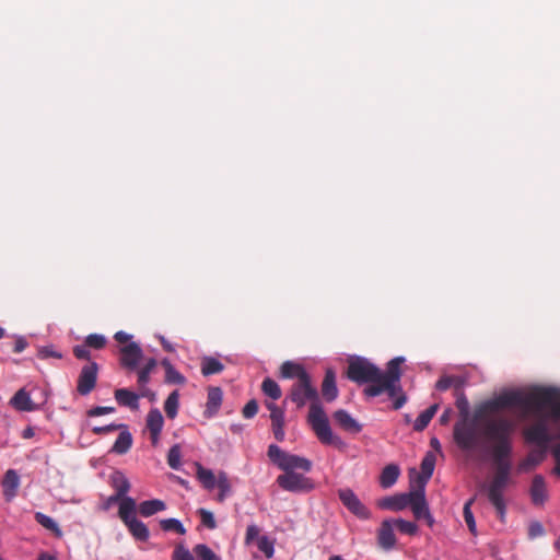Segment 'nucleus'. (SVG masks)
<instances>
[{
	"instance_id": "obj_1",
	"label": "nucleus",
	"mask_w": 560,
	"mask_h": 560,
	"mask_svg": "<svg viewBox=\"0 0 560 560\" xmlns=\"http://www.w3.org/2000/svg\"><path fill=\"white\" fill-rule=\"evenodd\" d=\"M513 432L514 423L503 417L488 419L483 423V434L493 443L491 458L495 469L491 481L488 485L482 483L480 488L487 492L489 502L501 520L504 518L506 510L504 490L511 481Z\"/></svg>"
},
{
	"instance_id": "obj_2",
	"label": "nucleus",
	"mask_w": 560,
	"mask_h": 560,
	"mask_svg": "<svg viewBox=\"0 0 560 560\" xmlns=\"http://www.w3.org/2000/svg\"><path fill=\"white\" fill-rule=\"evenodd\" d=\"M510 407H520L524 415L539 417L546 408H550L551 417L560 419V390L553 387H535L528 393L505 392L485 401L479 408V413H493Z\"/></svg>"
},
{
	"instance_id": "obj_3",
	"label": "nucleus",
	"mask_w": 560,
	"mask_h": 560,
	"mask_svg": "<svg viewBox=\"0 0 560 560\" xmlns=\"http://www.w3.org/2000/svg\"><path fill=\"white\" fill-rule=\"evenodd\" d=\"M510 407H520L524 415L539 417L546 408H550L551 417L560 419V390L553 387H535L528 393L505 392L485 401L479 408V413H493Z\"/></svg>"
},
{
	"instance_id": "obj_4",
	"label": "nucleus",
	"mask_w": 560,
	"mask_h": 560,
	"mask_svg": "<svg viewBox=\"0 0 560 560\" xmlns=\"http://www.w3.org/2000/svg\"><path fill=\"white\" fill-rule=\"evenodd\" d=\"M510 407H520L524 415L539 417L546 408H550L551 417L560 419V390L553 387H535L528 393L505 392L485 401L479 408V413H493Z\"/></svg>"
},
{
	"instance_id": "obj_5",
	"label": "nucleus",
	"mask_w": 560,
	"mask_h": 560,
	"mask_svg": "<svg viewBox=\"0 0 560 560\" xmlns=\"http://www.w3.org/2000/svg\"><path fill=\"white\" fill-rule=\"evenodd\" d=\"M287 399L294 402L298 408H303L306 402H310L307 421L317 439L323 444L332 445L338 450L346 447L343 440L334 434L329 425V420L320 405L317 388L313 385L311 376L296 381L291 386Z\"/></svg>"
},
{
	"instance_id": "obj_6",
	"label": "nucleus",
	"mask_w": 560,
	"mask_h": 560,
	"mask_svg": "<svg viewBox=\"0 0 560 560\" xmlns=\"http://www.w3.org/2000/svg\"><path fill=\"white\" fill-rule=\"evenodd\" d=\"M404 358L397 357L387 363L385 372L381 370L380 384L369 385L363 389L366 397H376L383 393H387L389 397H395L397 393L401 392L400 386V364Z\"/></svg>"
},
{
	"instance_id": "obj_7",
	"label": "nucleus",
	"mask_w": 560,
	"mask_h": 560,
	"mask_svg": "<svg viewBox=\"0 0 560 560\" xmlns=\"http://www.w3.org/2000/svg\"><path fill=\"white\" fill-rule=\"evenodd\" d=\"M346 376L357 384H380L381 369L363 357L348 360Z\"/></svg>"
},
{
	"instance_id": "obj_8",
	"label": "nucleus",
	"mask_w": 560,
	"mask_h": 560,
	"mask_svg": "<svg viewBox=\"0 0 560 560\" xmlns=\"http://www.w3.org/2000/svg\"><path fill=\"white\" fill-rule=\"evenodd\" d=\"M268 457L284 472H295V470L308 472L313 466L310 459L287 453L276 444L269 445Z\"/></svg>"
},
{
	"instance_id": "obj_9",
	"label": "nucleus",
	"mask_w": 560,
	"mask_h": 560,
	"mask_svg": "<svg viewBox=\"0 0 560 560\" xmlns=\"http://www.w3.org/2000/svg\"><path fill=\"white\" fill-rule=\"evenodd\" d=\"M453 436L462 451H472L478 444L476 428L468 419H462L454 424Z\"/></svg>"
},
{
	"instance_id": "obj_10",
	"label": "nucleus",
	"mask_w": 560,
	"mask_h": 560,
	"mask_svg": "<svg viewBox=\"0 0 560 560\" xmlns=\"http://www.w3.org/2000/svg\"><path fill=\"white\" fill-rule=\"evenodd\" d=\"M276 481L281 489L290 492H310L314 489L313 480L298 472H284Z\"/></svg>"
},
{
	"instance_id": "obj_11",
	"label": "nucleus",
	"mask_w": 560,
	"mask_h": 560,
	"mask_svg": "<svg viewBox=\"0 0 560 560\" xmlns=\"http://www.w3.org/2000/svg\"><path fill=\"white\" fill-rule=\"evenodd\" d=\"M97 375L98 364L96 362H90L82 366L77 381V392L79 395L86 396L95 388Z\"/></svg>"
},
{
	"instance_id": "obj_12",
	"label": "nucleus",
	"mask_w": 560,
	"mask_h": 560,
	"mask_svg": "<svg viewBox=\"0 0 560 560\" xmlns=\"http://www.w3.org/2000/svg\"><path fill=\"white\" fill-rule=\"evenodd\" d=\"M338 497L342 504L357 517L361 520L370 518V510L360 501L358 495L351 489H340L338 491Z\"/></svg>"
},
{
	"instance_id": "obj_13",
	"label": "nucleus",
	"mask_w": 560,
	"mask_h": 560,
	"mask_svg": "<svg viewBox=\"0 0 560 560\" xmlns=\"http://www.w3.org/2000/svg\"><path fill=\"white\" fill-rule=\"evenodd\" d=\"M143 358V351L137 342H129L120 348V365L135 371Z\"/></svg>"
},
{
	"instance_id": "obj_14",
	"label": "nucleus",
	"mask_w": 560,
	"mask_h": 560,
	"mask_svg": "<svg viewBox=\"0 0 560 560\" xmlns=\"http://www.w3.org/2000/svg\"><path fill=\"white\" fill-rule=\"evenodd\" d=\"M266 408L270 411L271 430L278 442L284 440V410L275 402L266 401Z\"/></svg>"
},
{
	"instance_id": "obj_15",
	"label": "nucleus",
	"mask_w": 560,
	"mask_h": 560,
	"mask_svg": "<svg viewBox=\"0 0 560 560\" xmlns=\"http://www.w3.org/2000/svg\"><path fill=\"white\" fill-rule=\"evenodd\" d=\"M409 506L417 520H421L424 516H429V508L425 500L424 488L417 487L412 490V497L410 499Z\"/></svg>"
},
{
	"instance_id": "obj_16",
	"label": "nucleus",
	"mask_w": 560,
	"mask_h": 560,
	"mask_svg": "<svg viewBox=\"0 0 560 560\" xmlns=\"http://www.w3.org/2000/svg\"><path fill=\"white\" fill-rule=\"evenodd\" d=\"M530 499L534 505L541 506L548 500V492L545 478L541 475H535L530 489H529Z\"/></svg>"
},
{
	"instance_id": "obj_17",
	"label": "nucleus",
	"mask_w": 560,
	"mask_h": 560,
	"mask_svg": "<svg viewBox=\"0 0 560 560\" xmlns=\"http://www.w3.org/2000/svg\"><path fill=\"white\" fill-rule=\"evenodd\" d=\"M411 497L412 490L408 493H398L386 497L378 502V506L390 511H402L409 506Z\"/></svg>"
},
{
	"instance_id": "obj_18",
	"label": "nucleus",
	"mask_w": 560,
	"mask_h": 560,
	"mask_svg": "<svg viewBox=\"0 0 560 560\" xmlns=\"http://www.w3.org/2000/svg\"><path fill=\"white\" fill-rule=\"evenodd\" d=\"M332 418L343 431L353 434L360 433L362 431V425L354 418H352L348 411L343 409L336 410L332 415Z\"/></svg>"
},
{
	"instance_id": "obj_19",
	"label": "nucleus",
	"mask_w": 560,
	"mask_h": 560,
	"mask_svg": "<svg viewBox=\"0 0 560 560\" xmlns=\"http://www.w3.org/2000/svg\"><path fill=\"white\" fill-rule=\"evenodd\" d=\"M524 434L528 442L539 445H546L549 441L548 429L542 420L527 428Z\"/></svg>"
},
{
	"instance_id": "obj_20",
	"label": "nucleus",
	"mask_w": 560,
	"mask_h": 560,
	"mask_svg": "<svg viewBox=\"0 0 560 560\" xmlns=\"http://www.w3.org/2000/svg\"><path fill=\"white\" fill-rule=\"evenodd\" d=\"M377 540L378 545L385 550L394 548V546L396 545V537L394 534L392 521L385 520L382 522L381 527L378 529Z\"/></svg>"
},
{
	"instance_id": "obj_21",
	"label": "nucleus",
	"mask_w": 560,
	"mask_h": 560,
	"mask_svg": "<svg viewBox=\"0 0 560 560\" xmlns=\"http://www.w3.org/2000/svg\"><path fill=\"white\" fill-rule=\"evenodd\" d=\"M338 393L335 371L327 369L322 383V395L326 401L330 402L338 397Z\"/></svg>"
},
{
	"instance_id": "obj_22",
	"label": "nucleus",
	"mask_w": 560,
	"mask_h": 560,
	"mask_svg": "<svg viewBox=\"0 0 560 560\" xmlns=\"http://www.w3.org/2000/svg\"><path fill=\"white\" fill-rule=\"evenodd\" d=\"M435 455L432 452H428L421 462V474L417 477V487L424 488L427 482L433 475L435 466Z\"/></svg>"
},
{
	"instance_id": "obj_23",
	"label": "nucleus",
	"mask_w": 560,
	"mask_h": 560,
	"mask_svg": "<svg viewBox=\"0 0 560 560\" xmlns=\"http://www.w3.org/2000/svg\"><path fill=\"white\" fill-rule=\"evenodd\" d=\"M20 477L14 469H9L2 480L3 495L7 500H12L18 492Z\"/></svg>"
},
{
	"instance_id": "obj_24",
	"label": "nucleus",
	"mask_w": 560,
	"mask_h": 560,
	"mask_svg": "<svg viewBox=\"0 0 560 560\" xmlns=\"http://www.w3.org/2000/svg\"><path fill=\"white\" fill-rule=\"evenodd\" d=\"M280 376L282 378H298V381H302L303 377H308L310 374L305 371L303 365L292 361H285L280 366Z\"/></svg>"
},
{
	"instance_id": "obj_25",
	"label": "nucleus",
	"mask_w": 560,
	"mask_h": 560,
	"mask_svg": "<svg viewBox=\"0 0 560 560\" xmlns=\"http://www.w3.org/2000/svg\"><path fill=\"white\" fill-rule=\"evenodd\" d=\"M10 404L20 411H33L37 409V406L32 401L30 394L24 388L19 389L14 394Z\"/></svg>"
},
{
	"instance_id": "obj_26",
	"label": "nucleus",
	"mask_w": 560,
	"mask_h": 560,
	"mask_svg": "<svg viewBox=\"0 0 560 560\" xmlns=\"http://www.w3.org/2000/svg\"><path fill=\"white\" fill-rule=\"evenodd\" d=\"M116 401L124 407H128L132 410H137L139 408V397L138 395L130 389L127 388H118L114 393Z\"/></svg>"
},
{
	"instance_id": "obj_27",
	"label": "nucleus",
	"mask_w": 560,
	"mask_h": 560,
	"mask_svg": "<svg viewBox=\"0 0 560 560\" xmlns=\"http://www.w3.org/2000/svg\"><path fill=\"white\" fill-rule=\"evenodd\" d=\"M400 469L395 464L385 466L380 476V483L384 489L394 486L399 477Z\"/></svg>"
},
{
	"instance_id": "obj_28",
	"label": "nucleus",
	"mask_w": 560,
	"mask_h": 560,
	"mask_svg": "<svg viewBox=\"0 0 560 560\" xmlns=\"http://www.w3.org/2000/svg\"><path fill=\"white\" fill-rule=\"evenodd\" d=\"M165 509H166L165 502L160 499H152V500L143 501L138 506L139 513L143 517H150L158 512L164 511Z\"/></svg>"
},
{
	"instance_id": "obj_29",
	"label": "nucleus",
	"mask_w": 560,
	"mask_h": 560,
	"mask_svg": "<svg viewBox=\"0 0 560 560\" xmlns=\"http://www.w3.org/2000/svg\"><path fill=\"white\" fill-rule=\"evenodd\" d=\"M136 501L131 497L122 498L119 502L118 515L124 524L136 517Z\"/></svg>"
},
{
	"instance_id": "obj_30",
	"label": "nucleus",
	"mask_w": 560,
	"mask_h": 560,
	"mask_svg": "<svg viewBox=\"0 0 560 560\" xmlns=\"http://www.w3.org/2000/svg\"><path fill=\"white\" fill-rule=\"evenodd\" d=\"M125 525L135 539L140 541H147L149 539L150 532L147 525L138 518L130 520Z\"/></svg>"
},
{
	"instance_id": "obj_31",
	"label": "nucleus",
	"mask_w": 560,
	"mask_h": 560,
	"mask_svg": "<svg viewBox=\"0 0 560 560\" xmlns=\"http://www.w3.org/2000/svg\"><path fill=\"white\" fill-rule=\"evenodd\" d=\"M161 365L165 370V383L178 385H184L186 383V377L174 368L168 359H163L161 361Z\"/></svg>"
},
{
	"instance_id": "obj_32",
	"label": "nucleus",
	"mask_w": 560,
	"mask_h": 560,
	"mask_svg": "<svg viewBox=\"0 0 560 560\" xmlns=\"http://www.w3.org/2000/svg\"><path fill=\"white\" fill-rule=\"evenodd\" d=\"M438 409L439 405L434 404L424 411H422L413 422V430L417 432L423 431L429 425L432 418L435 416Z\"/></svg>"
},
{
	"instance_id": "obj_33",
	"label": "nucleus",
	"mask_w": 560,
	"mask_h": 560,
	"mask_svg": "<svg viewBox=\"0 0 560 560\" xmlns=\"http://www.w3.org/2000/svg\"><path fill=\"white\" fill-rule=\"evenodd\" d=\"M112 487L115 489V494L118 497L126 498L127 492L130 489V483L125 475L120 471H115L112 477Z\"/></svg>"
},
{
	"instance_id": "obj_34",
	"label": "nucleus",
	"mask_w": 560,
	"mask_h": 560,
	"mask_svg": "<svg viewBox=\"0 0 560 560\" xmlns=\"http://www.w3.org/2000/svg\"><path fill=\"white\" fill-rule=\"evenodd\" d=\"M224 370L223 363L213 357H203L201 359V374L203 376H210L219 374Z\"/></svg>"
},
{
	"instance_id": "obj_35",
	"label": "nucleus",
	"mask_w": 560,
	"mask_h": 560,
	"mask_svg": "<svg viewBox=\"0 0 560 560\" xmlns=\"http://www.w3.org/2000/svg\"><path fill=\"white\" fill-rule=\"evenodd\" d=\"M164 425V419L161 411L156 408L151 409L147 416V428L150 433H161Z\"/></svg>"
},
{
	"instance_id": "obj_36",
	"label": "nucleus",
	"mask_w": 560,
	"mask_h": 560,
	"mask_svg": "<svg viewBox=\"0 0 560 560\" xmlns=\"http://www.w3.org/2000/svg\"><path fill=\"white\" fill-rule=\"evenodd\" d=\"M132 445V436L130 432L122 431L115 441L110 452L122 455L126 454Z\"/></svg>"
},
{
	"instance_id": "obj_37",
	"label": "nucleus",
	"mask_w": 560,
	"mask_h": 560,
	"mask_svg": "<svg viewBox=\"0 0 560 560\" xmlns=\"http://www.w3.org/2000/svg\"><path fill=\"white\" fill-rule=\"evenodd\" d=\"M34 517L39 525L54 533L57 537L62 535L61 529L52 517L42 512H36Z\"/></svg>"
},
{
	"instance_id": "obj_38",
	"label": "nucleus",
	"mask_w": 560,
	"mask_h": 560,
	"mask_svg": "<svg viewBox=\"0 0 560 560\" xmlns=\"http://www.w3.org/2000/svg\"><path fill=\"white\" fill-rule=\"evenodd\" d=\"M222 390L220 387H210L208 389L207 409L217 412L222 404Z\"/></svg>"
},
{
	"instance_id": "obj_39",
	"label": "nucleus",
	"mask_w": 560,
	"mask_h": 560,
	"mask_svg": "<svg viewBox=\"0 0 560 560\" xmlns=\"http://www.w3.org/2000/svg\"><path fill=\"white\" fill-rule=\"evenodd\" d=\"M179 407V393L178 390L172 392L164 402V411L170 419L177 416Z\"/></svg>"
},
{
	"instance_id": "obj_40",
	"label": "nucleus",
	"mask_w": 560,
	"mask_h": 560,
	"mask_svg": "<svg viewBox=\"0 0 560 560\" xmlns=\"http://www.w3.org/2000/svg\"><path fill=\"white\" fill-rule=\"evenodd\" d=\"M464 385V382L458 376H442L435 384V388L438 390L444 392L447 390L450 387H455V390L460 389Z\"/></svg>"
},
{
	"instance_id": "obj_41",
	"label": "nucleus",
	"mask_w": 560,
	"mask_h": 560,
	"mask_svg": "<svg viewBox=\"0 0 560 560\" xmlns=\"http://www.w3.org/2000/svg\"><path fill=\"white\" fill-rule=\"evenodd\" d=\"M197 477L206 489H213L217 478L212 470L203 468L200 464L197 465Z\"/></svg>"
},
{
	"instance_id": "obj_42",
	"label": "nucleus",
	"mask_w": 560,
	"mask_h": 560,
	"mask_svg": "<svg viewBox=\"0 0 560 560\" xmlns=\"http://www.w3.org/2000/svg\"><path fill=\"white\" fill-rule=\"evenodd\" d=\"M544 459V452H530L527 457L522 460L518 465V469L521 471H528L529 469L536 467Z\"/></svg>"
},
{
	"instance_id": "obj_43",
	"label": "nucleus",
	"mask_w": 560,
	"mask_h": 560,
	"mask_svg": "<svg viewBox=\"0 0 560 560\" xmlns=\"http://www.w3.org/2000/svg\"><path fill=\"white\" fill-rule=\"evenodd\" d=\"M261 390L266 396L272 398L273 400L279 399L282 395L281 388L278 385V383L269 377L262 381Z\"/></svg>"
},
{
	"instance_id": "obj_44",
	"label": "nucleus",
	"mask_w": 560,
	"mask_h": 560,
	"mask_svg": "<svg viewBox=\"0 0 560 560\" xmlns=\"http://www.w3.org/2000/svg\"><path fill=\"white\" fill-rule=\"evenodd\" d=\"M215 485L218 486V488L220 490V493L218 495V501L222 502L225 499L226 494L231 490V483L228 478V475L223 471L219 472V475L217 477Z\"/></svg>"
},
{
	"instance_id": "obj_45",
	"label": "nucleus",
	"mask_w": 560,
	"mask_h": 560,
	"mask_svg": "<svg viewBox=\"0 0 560 560\" xmlns=\"http://www.w3.org/2000/svg\"><path fill=\"white\" fill-rule=\"evenodd\" d=\"M476 500V495L470 498L465 504L463 509L464 520L470 530L471 534H476V522L474 514L471 512V505Z\"/></svg>"
},
{
	"instance_id": "obj_46",
	"label": "nucleus",
	"mask_w": 560,
	"mask_h": 560,
	"mask_svg": "<svg viewBox=\"0 0 560 560\" xmlns=\"http://www.w3.org/2000/svg\"><path fill=\"white\" fill-rule=\"evenodd\" d=\"M456 396V408L458 409L460 416L463 419H468L469 415V402L467 397L465 396L464 392L460 389H457L455 393Z\"/></svg>"
},
{
	"instance_id": "obj_47",
	"label": "nucleus",
	"mask_w": 560,
	"mask_h": 560,
	"mask_svg": "<svg viewBox=\"0 0 560 560\" xmlns=\"http://www.w3.org/2000/svg\"><path fill=\"white\" fill-rule=\"evenodd\" d=\"M194 553L199 560H220V557L215 555L211 548L205 544H198L194 547Z\"/></svg>"
},
{
	"instance_id": "obj_48",
	"label": "nucleus",
	"mask_w": 560,
	"mask_h": 560,
	"mask_svg": "<svg viewBox=\"0 0 560 560\" xmlns=\"http://www.w3.org/2000/svg\"><path fill=\"white\" fill-rule=\"evenodd\" d=\"M160 526L165 532H176L179 535H184L186 529L183 524L176 518H165L160 521Z\"/></svg>"
},
{
	"instance_id": "obj_49",
	"label": "nucleus",
	"mask_w": 560,
	"mask_h": 560,
	"mask_svg": "<svg viewBox=\"0 0 560 560\" xmlns=\"http://www.w3.org/2000/svg\"><path fill=\"white\" fill-rule=\"evenodd\" d=\"M182 451L178 444L173 445L167 454V464L172 469H179L180 467Z\"/></svg>"
},
{
	"instance_id": "obj_50",
	"label": "nucleus",
	"mask_w": 560,
	"mask_h": 560,
	"mask_svg": "<svg viewBox=\"0 0 560 560\" xmlns=\"http://www.w3.org/2000/svg\"><path fill=\"white\" fill-rule=\"evenodd\" d=\"M150 374L151 373L148 371V369L141 368L138 371V385H139L140 395L142 397H147L150 394V390L145 387V385L150 381Z\"/></svg>"
},
{
	"instance_id": "obj_51",
	"label": "nucleus",
	"mask_w": 560,
	"mask_h": 560,
	"mask_svg": "<svg viewBox=\"0 0 560 560\" xmlns=\"http://www.w3.org/2000/svg\"><path fill=\"white\" fill-rule=\"evenodd\" d=\"M84 342L89 348L100 350L106 346L107 340L103 335L91 334L85 338Z\"/></svg>"
},
{
	"instance_id": "obj_52",
	"label": "nucleus",
	"mask_w": 560,
	"mask_h": 560,
	"mask_svg": "<svg viewBox=\"0 0 560 560\" xmlns=\"http://www.w3.org/2000/svg\"><path fill=\"white\" fill-rule=\"evenodd\" d=\"M394 524L400 533L406 535H415L418 530V526L413 522L405 521L402 518L394 521Z\"/></svg>"
},
{
	"instance_id": "obj_53",
	"label": "nucleus",
	"mask_w": 560,
	"mask_h": 560,
	"mask_svg": "<svg viewBox=\"0 0 560 560\" xmlns=\"http://www.w3.org/2000/svg\"><path fill=\"white\" fill-rule=\"evenodd\" d=\"M37 357L43 360L49 358L61 359L62 354L55 350L52 346H44L38 349Z\"/></svg>"
},
{
	"instance_id": "obj_54",
	"label": "nucleus",
	"mask_w": 560,
	"mask_h": 560,
	"mask_svg": "<svg viewBox=\"0 0 560 560\" xmlns=\"http://www.w3.org/2000/svg\"><path fill=\"white\" fill-rule=\"evenodd\" d=\"M198 513L200 515L202 525L209 529H214L217 527L214 516L210 511L206 509H199Z\"/></svg>"
},
{
	"instance_id": "obj_55",
	"label": "nucleus",
	"mask_w": 560,
	"mask_h": 560,
	"mask_svg": "<svg viewBox=\"0 0 560 560\" xmlns=\"http://www.w3.org/2000/svg\"><path fill=\"white\" fill-rule=\"evenodd\" d=\"M173 560H195L194 556L183 545H177L173 552Z\"/></svg>"
},
{
	"instance_id": "obj_56",
	"label": "nucleus",
	"mask_w": 560,
	"mask_h": 560,
	"mask_svg": "<svg viewBox=\"0 0 560 560\" xmlns=\"http://www.w3.org/2000/svg\"><path fill=\"white\" fill-rule=\"evenodd\" d=\"M258 549L269 559L273 556V545L266 536L261 537L258 541Z\"/></svg>"
},
{
	"instance_id": "obj_57",
	"label": "nucleus",
	"mask_w": 560,
	"mask_h": 560,
	"mask_svg": "<svg viewBox=\"0 0 560 560\" xmlns=\"http://www.w3.org/2000/svg\"><path fill=\"white\" fill-rule=\"evenodd\" d=\"M258 412V404L255 399L249 400L243 408L242 415L246 419L255 417Z\"/></svg>"
},
{
	"instance_id": "obj_58",
	"label": "nucleus",
	"mask_w": 560,
	"mask_h": 560,
	"mask_svg": "<svg viewBox=\"0 0 560 560\" xmlns=\"http://www.w3.org/2000/svg\"><path fill=\"white\" fill-rule=\"evenodd\" d=\"M73 354L79 360H90L91 359V352L85 342L83 345L75 346L73 348Z\"/></svg>"
},
{
	"instance_id": "obj_59",
	"label": "nucleus",
	"mask_w": 560,
	"mask_h": 560,
	"mask_svg": "<svg viewBox=\"0 0 560 560\" xmlns=\"http://www.w3.org/2000/svg\"><path fill=\"white\" fill-rule=\"evenodd\" d=\"M114 411H115L114 407L97 406V407H94V408H91L90 410H88V416L89 417H98V416H103V415H107V413H113Z\"/></svg>"
},
{
	"instance_id": "obj_60",
	"label": "nucleus",
	"mask_w": 560,
	"mask_h": 560,
	"mask_svg": "<svg viewBox=\"0 0 560 560\" xmlns=\"http://www.w3.org/2000/svg\"><path fill=\"white\" fill-rule=\"evenodd\" d=\"M120 427H121V424L110 423V424H107L104 427H94L92 429V432L96 435H103V434H108L110 432H114V431L118 430Z\"/></svg>"
},
{
	"instance_id": "obj_61",
	"label": "nucleus",
	"mask_w": 560,
	"mask_h": 560,
	"mask_svg": "<svg viewBox=\"0 0 560 560\" xmlns=\"http://www.w3.org/2000/svg\"><path fill=\"white\" fill-rule=\"evenodd\" d=\"M545 529L539 522H532L528 526L529 538H536L544 535Z\"/></svg>"
},
{
	"instance_id": "obj_62",
	"label": "nucleus",
	"mask_w": 560,
	"mask_h": 560,
	"mask_svg": "<svg viewBox=\"0 0 560 560\" xmlns=\"http://www.w3.org/2000/svg\"><path fill=\"white\" fill-rule=\"evenodd\" d=\"M258 535H259V528L254 524L248 525L246 528V535H245L246 544L252 542L255 538L258 537Z\"/></svg>"
},
{
	"instance_id": "obj_63",
	"label": "nucleus",
	"mask_w": 560,
	"mask_h": 560,
	"mask_svg": "<svg viewBox=\"0 0 560 560\" xmlns=\"http://www.w3.org/2000/svg\"><path fill=\"white\" fill-rule=\"evenodd\" d=\"M394 398H395V400H394V404H393V408L395 410L400 409L406 404V401H407V397L402 393V390L397 393V395Z\"/></svg>"
},
{
	"instance_id": "obj_64",
	"label": "nucleus",
	"mask_w": 560,
	"mask_h": 560,
	"mask_svg": "<svg viewBox=\"0 0 560 560\" xmlns=\"http://www.w3.org/2000/svg\"><path fill=\"white\" fill-rule=\"evenodd\" d=\"M556 466L553 468V474L557 475L560 478V445H557L552 451Z\"/></svg>"
}]
</instances>
